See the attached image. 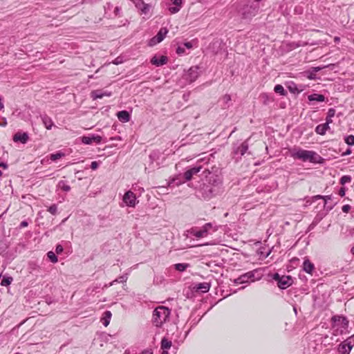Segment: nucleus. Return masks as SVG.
Listing matches in <instances>:
<instances>
[{
	"mask_svg": "<svg viewBox=\"0 0 354 354\" xmlns=\"http://www.w3.org/2000/svg\"><path fill=\"white\" fill-rule=\"evenodd\" d=\"M291 156L294 158L301 160L304 162L310 161L313 163H318L322 159L316 152L304 149H294L291 151Z\"/></svg>",
	"mask_w": 354,
	"mask_h": 354,
	"instance_id": "nucleus-1",
	"label": "nucleus"
},
{
	"mask_svg": "<svg viewBox=\"0 0 354 354\" xmlns=\"http://www.w3.org/2000/svg\"><path fill=\"white\" fill-rule=\"evenodd\" d=\"M170 310L168 308L160 306L157 307L153 313V322L158 326H161L169 318Z\"/></svg>",
	"mask_w": 354,
	"mask_h": 354,
	"instance_id": "nucleus-2",
	"label": "nucleus"
},
{
	"mask_svg": "<svg viewBox=\"0 0 354 354\" xmlns=\"http://www.w3.org/2000/svg\"><path fill=\"white\" fill-rule=\"evenodd\" d=\"M258 272V270H254L252 271H250L246 272L242 275H241L237 279L234 280V283L236 285L242 284L249 282H253L256 280H259L261 278V275L259 274L256 276V274Z\"/></svg>",
	"mask_w": 354,
	"mask_h": 354,
	"instance_id": "nucleus-3",
	"label": "nucleus"
},
{
	"mask_svg": "<svg viewBox=\"0 0 354 354\" xmlns=\"http://www.w3.org/2000/svg\"><path fill=\"white\" fill-rule=\"evenodd\" d=\"M259 6L258 3H252L250 6H245L243 8L241 13L242 19H251L257 15L259 12Z\"/></svg>",
	"mask_w": 354,
	"mask_h": 354,
	"instance_id": "nucleus-4",
	"label": "nucleus"
},
{
	"mask_svg": "<svg viewBox=\"0 0 354 354\" xmlns=\"http://www.w3.org/2000/svg\"><path fill=\"white\" fill-rule=\"evenodd\" d=\"M333 327L336 328L337 330H339L342 333L348 326V321L343 316H334L332 318Z\"/></svg>",
	"mask_w": 354,
	"mask_h": 354,
	"instance_id": "nucleus-5",
	"label": "nucleus"
},
{
	"mask_svg": "<svg viewBox=\"0 0 354 354\" xmlns=\"http://www.w3.org/2000/svg\"><path fill=\"white\" fill-rule=\"evenodd\" d=\"M273 279L277 281L278 286L281 289L287 288L292 283L291 277L285 275L281 277L278 273L274 274Z\"/></svg>",
	"mask_w": 354,
	"mask_h": 354,
	"instance_id": "nucleus-6",
	"label": "nucleus"
},
{
	"mask_svg": "<svg viewBox=\"0 0 354 354\" xmlns=\"http://www.w3.org/2000/svg\"><path fill=\"white\" fill-rule=\"evenodd\" d=\"M123 202L129 207H135L138 203L135 194L131 191L127 192L123 196Z\"/></svg>",
	"mask_w": 354,
	"mask_h": 354,
	"instance_id": "nucleus-7",
	"label": "nucleus"
},
{
	"mask_svg": "<svg viewBox=\"0 0 354 354\" xmlns=\"http://www.w3.org/2000/svg\"><path fill=\"white\" fill-rule=\"evenodd\" d=\"M168 32V30L166 28H162L158 32V34L151 38L149 40V46H154L160 42H161L164 38L165 37L166 35Z\"/></svg>",
	"mask_w": 354,
	"mask_h": 354,
	"instance_id": "nucleus-8",
	"label": "nucleus"
},
{
	"mask_svg": "<svg viewBox=\"0 0 354 354\" xmlns=\"http://www.w3.org/2000/svg\"><path fill=\"white\" fill-rule=\"evenodd\" d=\"M212 227V225L211 223H205L202 229L198 231H196L195 230L192 229L190 232V233L196 236V238H202L205 237L207 235L208 231Z\"/></svg>",
	"mask_w": 354,
	"mask_h": 354,
	"instance_id": "nucleus-9",
	"label": "nucleus"
},
{
	"mask_svg": "<svg viewBox=\"0 0 354 354\" xmlns=\"http://www.w3.org/2000/svg\"><path fill=\"white\" fill-rule=\"evenodd\" d=\"M185 79L189 82H194L198 77V67H191L184 75Z\"/></svg>",
	"mask_w": 354,
	"mask_h": 354,
	"instance_id": "nucleus-10",
	"label": "nucleus"
},
{
	"mask_svg": "<svg viewBox=\"0 0 354 354\" xmlns=\"http://www.w3.org/2000/svg\"><path fill=\"white\" fill-rule=\"evenodd\" d=\"M102 138L97 135H92L91 136L82 137V142L86 145H91L93 142L100 143Z\"/></svg>",
	"mask_w": 354,
	"mask_h": 354,
	"instance_id": "nucleus-11",
	"label": "nucleus"
},
{
	"mask_svg": "<svg viewBox=\"0 0 354 354\" xmlns=\"http://www.w3.org/2000/svg\"><path fill=\"white\" fill-rule=\"evenodd\" d=\"M168 58L165 55L153 56L151 59V63L156 66H161L167 63Z\"/></svg>",
	"mask_w": 354,
	"mask_h": 354,
	"instance_id": "nucleus-12",
	"label": "nucleus"
},
{
	"mask_svg": "<svg viewBox=\"0 0 354 354\" xmlns=\"http://www.w3.org/2000/svg\"><path fill=\"white\" fill-rule=\"evenodd\" d=\"M111 95V92H109V91H103V90H95V91H93L91 93V97H92L93 100H97V99H101L103 97H109Z\"/></svg>",
	"mask_w": 354,
	"mask_h": 354,
	"instance_id": "nucleus-13",
	"label": "nucleus"
},
{
	"mask_svg": "<svg viewBox=\"0 0 354 354\" xmlns=\"http://www.w3.org/2000/svg\"><path fill=\"white\" fill-rule=\"evenodd\" d=\"M28 135L27 133L17 132L13 136V141L15 142H21L26 144L28 140Z\"/></svg>",
	"mask_w": 354,
	"mask_h": 354,
	"instance_id": "nucleus-14",
	"label": "nucleus"
},
{
	"mask_svg": "<svg viewBox=\"0 0 354 354\" xmlns=\"http://www.w3.org/2000/svg\"><path fill=\"white\" fill-rule=\"evenodd\" d=\"M202 167L201 166L198 167H194L193 168H191L190 169L186 171L184 173V178L185 181H189L194 175L197 174L201 170Z\"/></svg>",
	"mask_w": 354,
	"mask_h": 354,
	"instance_id": "nucleus-15",
	"label": "nucleus"
},
{
	"mask_svg": "<svg viewBox=\"0 0 354 354\" xmlns=\"http://www.w3.org/2000/svg\"><path fill=\"white\" fill-rule=\"evenodd\" d=\"M208 183L215 187H220L222 185L223 180L220 175H212L208 179Z\"/></svg>",
	"mask_w": 354,
	"mask_h": 354,
	"instance_id": "nucleus-16",
	"label": "nucleus"
},
{
	"mask_svg": "<svg viewBox=\"0 0 354 354\" xmlns=\"http://www.w3.org/2000/svg\"><path fill=\"white\" fill-rule=\"evenodd\" d=\"M118 120L122 122H127L130 120V115L127 111H121L117 113Z\"/></svg>",
	"mask_w": 354,
	"mask_h": 354,
	"instance_id": "nucleus-17",
	"label": "nucleus"
},
{
	"mask_svg": "<svg viewBox=\"0 0 354 354\" xmlns=\"http://www.w3.org/2000/svg\"><path fill=\"white\" fill-rule=\"evenodd\" d=\"M330 129L329 124L326 122L319 124L315 128V132L319 135H324L327 130Z\"/></svg>",
	"mask_w": 354,
	"mask_h": 354,
	"instance_id": "nucleus-18",
	"label": "nucleus"
},
{
	"mask_svg": "<svg viewBox=\"0 0 354 354\" xmlns=\"http://www.w3.org/2000/svg\"><path fill=\"white\" fill-rule=\"evenodd\" d=\"M314 268V265L308 259H306L304 261L303 263V269L306 272L311 274Z\"/></svg>",
	"mask_w": 354,
	"mask_h": 354,
	"instance_id": "nucleus-19",
	"label": "nucleus"
},
{
	"mask_svg": "<svg viewBox=\"0 0 354 354\" xmlns=\"http://www.w3.org/2000/svg\"><path fill=\"white\" fill-rule=\"evenodd\" d=\"M111 315L112 314L109 310H106L104 313L103 317L101 319V322L104 326H107L109 324Z\"/></svg>",
	"mask_w": 354,
	"mask_h": 354,
	"instance_id": "nucleus-20",
	"label": "nucleus"
},
{
	"mask_svg": "<svg viewBox=\"0 0 354 354\" xmlns=\"http://www.w3.org/2000/svg\"><path fill=\"white\" fill-rule=\"evenodd\" d=\"M248 149V143L247 141L243 142L240 147H239L235 151L236 153H240L241 156H243Z\"/></svg>",
	"mask_w": 354,
	"mask_h": 354,
	"instance_id": "nucleus-21",
	"label": "nucleus"
},
{
	"mask_svg": "<svg viewBox=\"0 0 354 354\" xmlns=\"http://www.w3.org/2000/svg\"><path fill=\"white\" fill-rule=\"evenodd\" d=\"M42 122L47 129H50L53 126V122L50 117L48 115H44L41 117Z\"/></svg>",
	"mask_w": 354,
	"mask_h": 354,
	"instance_id": "nucleus-22",
	"label": "nucleus"
},
{
	"mask_svg": "<svg viewBox=\"0 0 354 354\" xmlns=\"http://www.w3.org/2000/svg\"><path fill=\"white\" fill-rule=\"evenodd\" d=\"M196 288L201 290L202 292H207L209 290L210 284L207 282L199 283L196 285Z\"/></svg>",
	"mask_w": 354,
	"mask_h": 354,
	"instance_id": "nucleus-23",
	"label": "nucleus"
},
{
	"mask_svg": "<svg viewBox=\"0 0 354 354\" xmlns=\"http://www.w3.org/2000/svg\"><path fill=\"white\" fill-rule=\"evenodd\" d=\"M309 101L324 102L325 100L324 95L322 94L313 93L308 96Z\"/></svg>",
	"mask_w": 354,
	"mask_h": 354,
	"instance_id": "nucleus-24",
	"label": "nucleus"
},
{
	"mask_svg": "<svg viewBox=\"0 0 354 354\" xmlns=\"http://www.w3.org/2000/svg\"><path fill=\"white\" fill-rule=\"evenodd\" d=\"M351 350L344 342L340 344L337 348L338 354H349Z\"/></svg>",
	"mask_w": 354,
	"mask_h": 354,
	"instance_id": "nucleus-25",
	"label": "nucleus"
},
{
	"mask_svg": "<svg viewBox=\"0 0 354 354\" xmlns=\"http://www.w3.org/2000/svg\"><path fill=\"white\" fill-rule=\"evenodd\" d=\"M335 114V110L334 109H329L327 113V117L326 118V122L328 124L333 122L332 118L334 117Z\"/></svg>",
	"mask_w": 354,
	"mask_h": 354,
	"instance_id": "nucleus-26",
	"label": "nucleus"
},
{
	"mask_svg": "<svg viewBox=\"0 0 354 354\" xmlns=\"http://www.w3.org/2000/svg\"><path fill=\"white\" fill-rule=\"evenodd\" d=\"M171 346V342L167 338H163L161 341V348L169 349Z\"/></svg>",
	"mask_w": 354,
	"mask_h": 354,
	"instance_id": "nucleus-27",
	"label": "nucleus"
},
{
	"mask_svg": "<svg viewBox=\"0 0 354 354\" xmlns=\"http://www.w3.org/2000/svg\"><path fill=\"white\" fill-rule=\"evenodd\" d=\"M57 186L59 189L64 192H69L71 190V187L64 180L59 181Z\"/></svg>",
	"mask_w": 354,
	"mask_h": 354,
	"instance_id": "nucleus-28",
	"label": "nucleus"
},
{
	"mask_svg": "<svg viewBox=\"0 0 354 354\" xmlns=\"http://www.w3.org/2000/svg\"><path fill=\"white\" fill-rule=\"evenodd\" d=\"M175 269L180 272L185 271L188 267L189 264L187 263H176L174 265Z\"/></svg>",
	"mask_w": 354,
	"mask_h": 354,
	"instance_id": "nucleus-29",
	"label": "nucleus"
},
{
	"mask_svg": "<svg viewBox=\"0 0 354 354\" xmlns=\"http://www.w3.org/2000/svg\"><path fill=\"white\" fill-rule=\"evenodd\" d=\"M344 343L348 347L350 348L351 349H352V348L354 346V334L353 335H351V337H349L346 340H345L344 342Z\"/></svg>",
	"mask_w": 354,
	"mask_h": 354,
	"instance_id": "nucleus-30",
	"label": "nucleus"
},
{
	"mask_svg": "<svg viewBox=\"0 0 354 354\" xmlns=\"http://www.w3.org/2000/svg\"><path fill=\"white\" fill-rule=\"evenodd\" d=\"M274 91L276 93H279L281 95H286V91H285L284 88L283 87V86H281V84L276 85L274 88Z\"/></svg>",
	"mask_w": 354,
	"mask_h": 354,
	"instance_id": "nucleus-31",
	"label": "nucleus"
},
{
	"mask_svg": "<svg viewBox=\"0 0 354 354\" xmlns=\"http://www.w3.org/2000/svg\"><path fill=\"white\" fill-rule=\"evenodd\" d=\"M128 279V277L127 275H122V276H120V277H118V279H116L115 280L113 281L111 283H110V286H113L115 282H118V283H125L127 281Z\"/></svg>",
	"mask_w": 354,
	"mask_h": 354,
	"instance_id": "nucleus-32",
	"label": "nucleus"
},
{
	"mask_svg": "<svg viewBox=\"0 0 354 354\" xmlns=\"http://www.w3.org/2000/svg\"><path fill=\"white\" fill-rule=\"evenodd\" d=\"M47 256H48V258L50 259V261L52 262V263H57V261H58V259L57 257V256L55 255V254L52 252V251H50L47 253Z\"/></svg>",
	"mask_w": 354,
	"mask_h": 354,
	"instance_id": "nucleus-33",
	"label": "nucleus"
},
{
	"mask_svg": "<svg viewBox=\"0 0 354 354\" xmlns=\"http://www.w3.org/2000/svg\"><path fill=\"white\" fill-rule=\"evenodd\" d=\"M216 191L213 188H209L208 190H205L204 197L205 198H210L212 196L216 194Z\"/></svg>",
	"mask_w": 354,
	"mask_h": 354,
	"instance_id": "nucleus-34",
	"label": "nucleus"
},
{
	"mask_svg": "<svg viewBox=\"0 0 354 354\" xmlns=\"http://www.w3.org/2000/svg\"><path fill=\"white\" fill-rule=\"evenodd\" d=\"M12 281V277H4L1 281L0 284L3 286H9Z\"/></svg>",
	"mask_w": 354,
	"mask_h": 354,
	"instance_id": "nucleus-35",
	"label": "nucleus"
},
{
	"mask_svg": "<svg viewBox=\"0 0 354 354\" xmlns=\"http://www.w3.org/2000/svg\"><path fill=\"white\" fill-rule=\"evenodd\" d=\"M64 156V153H63L62 152H57L56 153H53L50 155V160L55 161Z\"/></svg>",
	"mask_w": 354,
	"mask_h": 354,
	"instance_id": "nucleus-36",
	"label": "nucleus"
},
{
	"mask_svg": "<svg viewBox=\"0 0 354 354\" xmlns=\"http://www.w3.org/2000/svg\"><path fill=\"white\" fill-rule=\"evenodd\" d=\"M351 181V177L350 176H343L340 179V183L342 185H345L346 183H349Z\"/></svg>",
	"mask_w": 354,
	"mask_h": 354,
	"instance_id": "nucleus-37",
	"label": "nucleus"
},
{
	"mask_svg": "<svg viewBox=\"0 0 354 354\" xmlns=\"http://www.w3.org/2000/svg\"><path fill=\"white\" fill-rule=\"evenodd\" d=\"M345 142L348 145H354V136L350 135L345 138Z\"/></svg>",
	"mask_w": 354,
	"mask_h": 354,
	"instance_id": "nucleus-38",
	"label": "nucleus"
},
{
	"mask_svg": "<svg viewBox=\"0 0 354 354\" xmlns=\"http://www.w3.org/2000/svg\"><path fill=\"white\" fill-rule=\"evenodd\" d=\"M140 5H142V7L140 8L142 13L147 14L149 11V6L145 3H140Z\"/></svg>",
	"mask_w": 354,
	"mask_h": 354,
	"instance_id": "nucleus-39",
	"label": "nucleus"
},
{
	"mask_svg": "<svg viewBox=\"0 0 354 354\" xmlns=\"http://www.w3.org/2000/svg\"><path fill=\"white\" fill-rule=\"evenodd\" d=\"M48 211L52 214L53 215H55L57 212V205L53 204L51 206H50L48 209Z\"/></svg>",
	"mask_w": 354,
	"mask_h": 354,
	"instance_id": "nucleus-40",
	"label": "nucleus"
},
{
	"mask_svg": "<svg viewBox=\"0 0 354 354\" xmlns=\"http://www.w3.org/2000/svg\"><path fill=\"white\" fill-rule=\"evenodd\" d=\"M180 10V8L176 6L169 8V11L170 12L171 14L177 13Z\"/></svg>",
	"mask_w": 354,
	"mask_h": 354,
	"instance_id": "nucleus-41",
	"label": "nucleus"
},
{
	"mask_svg": "<svg viewBox=\"0 0 354 354\" xmlns=\"http://www.w3.org/2000/svg\"><path fill=\"white\" fill-rule=\"evenodd\" d=\"M176 53L177 54L181 55H183L184 53H185V48L183 46H179L177 48H176Z\"/></svg>",
	"mask_w": 354,
	"mask_h": 354,
	"instance_id": "nucleus-42",
	"label": "nucleus"
},
{
	"mask_svg": "<svg viewBox=\"0 0 354 354\" xmlns=\"http://www.w3.org/2000/svg\"><path fill=\"white\" fill-rule=\"evenodd\" d=\"M316 198H323L325 202H326L328 200H330L332 196L330 195L329 196H320V195H317L315 196Z\"/></svg>",
	"mask_w": 354,
	"mask_h": 354,
	"instance_id": "nucleus-43",
	"label": "nucleus"
},
{
	"mask_svg": "<svg viewBox=\"0 0 354 354\" xmlns=\"http://www.w3.org/2000/svg\"><path fill=\"white\" fill-rule=\"evenodd\" d=\"M315 73L312 71H308L307 72V77L310 80H314L315 79Z\"/></svg>",
	"mask_w": 354,
	"mask_h": 354,
	"instance_id": "nucleus-44",
	"label": "nucleus"
},
{
	"mask_svg": "<svg viewBox=\"0 0 354 354\" xmlns=\"http://www.w3.org/2000/svg\"><path fill=\"white\" fill-rule=\"evenodd\" d=\"M330 66H333V64H330V65L325 66L323 67H314V68H313V71L315 73L319 71L320 70H322V68H324L326 67H330Z\"/></svg>",
	"mask_w": 354,
	"mask_h": 354,
	"instance_id": "nucleus-45",
	"label": "nucleus"
},
{
	"mask_svg": "<svg viewBox=\"0 0 354 354\" xmlns=\"http://www.w3.org/2000/svg\"><path fill=\"white\" fill-rule=\"evenodd\" d=\"M174 6H176L181 8L182 0H171Z\"/></svg>",
	"mask_w": 354,
	"mask_h": 354,
	"instance_id": "nucleus-46",
	"label": "nucleus"
},
{
	"mask_svg": "<svg viewBox=\"0 0 354 354\" xmlns=\"http://www.w3.org/2000/svg\"><path fill=\"white\" fill-rule=\"evenodd\" d=\"M183 46H184V48H187V49H191L193 47L192 42L191 41L184 43Z\"/></svg>",
	"mask_w": 354,
	"mask_h": 354,
	"instance_id": "nucleus-47",
	"label": "nucleus"
},
{
	"mask_svg": "<svg viewBox=\"0 0 354 354\" xmlns=\"http://www.w3.org/2000/svg\"><path fill=\"white\" fill-rule=\"evenodd\" d=\"M223 100L225 103H227L229 102L230 100H231V97L230 95L228 94H225L223 97Z\"/></svg>",
	"mask_w": 354,
	"mask_h": 354,
	"instance_id": "nucleus-48",
	"label": "nucleus"
},
{
	"mask_svg": "<svg viewBox=\"0 0 354 354\" xmlns=\"http://www.w3.org/2000/svg\"><path fill=\"white\" fill-rule=\"evenodd\" d=\"M63 251V248L61 245H57L55 248V252L57 254H60Z\"/></svg>",
	"mask_w": 354,
	"mask_h": 354,
	"instance_id": "nucleus-49",
	"label": "nucleus"
},
{
	"mask_svg": "<svg viewBox=\"0 0 354 354\" xmlns=\"http://www.w3.org/2000/svg\"><path fill=\"white\" fill-rule=\"evenodd\" d=\"M97 167H98V163H97V162H96V161H93V162H91V168L93 170H95Z\"/></svg>",
	"mask_w": 354,
	"mask_h": 354,
	"instance_id": "nucleus-50",
	"label": "nucleus"
},
{
	"mask_svg": "<svg viewBox=\"0 0 354 354\" xmlns=\"http://www.w3.org/2000/svg\"><path fill=\"white\" fill-rule=\"evenodd\" d=\"M351 209V206L349 205H344L342 207V211L345 213H347Z\"/></svg>",
	"mask_w": 354,
	"mask_h": 354,
	"instance_id": "nucleus-51",
	"label": "nucleus"
},
{
	"mask_svg": "<svg viewBox=\"0 0 354 354\" xmlns=\"http://www.w3.org/2000/svg\"><path fill=\"white\" fill-rule=\"evenodd\" d=\"M345 193H346V189H345V188H344V187H342V188L339 189V194L342 197H343V196H345Z\"/></svg>",
	"mask_w": 354,
	"mask_h": 354,
	"instance_id": "nucleus-52",
	"label": "nucleus"
},
{
	"mask_svg": "<svg viewBox=\"0 0 354 354\" xmlns=\"http://www.w3.org/2000/svg\"><path fill=\"white\" fill-rule=\"evenodd\" d=\"M7 125V120L5 118H2V122H0V126L6 127Z\"/></svg>",
	"mask_w": 354,
	"mask_h": 354,
	"instance_id": "nucleus-53",
	"label": "nucleus"
},
{
	"mask_svg": "<svg viewBox=\"0 0 354 354\" xmlns=\"http://www.w3.org/2000/svg\"><path fill=\"white\" fill-rule=\"evenodd\" d=\"M140 3H144L142 0H138V2L136 3V6L140 10V8L142 7V5H140Z\"/></svg>",
	"mask_w": 354,
	"mask_h": 354,
	"instance_id": "nucleus-54",
	"label": "nucleus"
},
{
	"mask_svg": "<svg viewBox=\"0 0 354 354\" xmlns=\"http://www.w3.org/2000/svg\"><path fill=\"white\" fill-rule=\"evenodd\" d=\"M28 225V222L26 221H22L21 223H20V227H27Z\"/></svg>",
	"mask_w": 354,
	"mask_h": 354,
	"instance_id": "nucleus-55",
	"label": "nucleus"
},
{
	"mask_svg": "<svg viewBox=\"0 0 354 354\" xmlns=\"http://www.w3.org/2000/svg\"><path fill=\"white\" fill-rule=\"evenodd\" d=\"M0 167H2L4 169H6L8 168V165L6 163L1 162L0 163Z\"/></svg>",
	"mask_w": 354,
	"mask_h": 354,
	"instance_id": "nucleus-56",
	"label": "nucleus"
},
{
	"mask_svg": "<svg viewBox=\"0 0 354 354\" xmlns=\"http://www.w3.org/2000/svg\"><path fill=\"white\" fill-rule=\"evenodd\" d=\"M3 108H4V105H3V102H2L1 97H0V110H2Z\"/></svg>",
	"mask_w": 354,
	"mask_h": 354,
	"instance_id": "nucleus-57",
	"label": "nucleus"
},
{
	"mask_svg": "<svg viewBox=\"0 0 354 354\" xmlns=\"http://www.w3.org/2000/svg\"><path fill=\"white\" fill-rule=\"evenodd\" d=\"M351 153V149H348L346 152H344L343 153L344 156H346V155H348Z\"/></svg>",
	"mask_w": 354,
	"mask_h": 354,
	"instance_id": "nucleus-58",
	"label": "nucleus"
},
{
	"mask_svg": "<svg viewBox=\"0 0 354 354\" xmlns=\"http://www.w3.org/2000/svg\"><path fill=\"white\" fill-rule=\"evenodd\" d=\"M119 11H120L119 8H118V7H115V10H114V12H115V15H118V12H119Z\"/></svg>",
	"mask_w": 354,
	"mask_h": 354,
	"instance_id": "nucleus-59",
	"label": "nucleus"
},
{
	"mask_svg": "<svg viewBox=\"0 0 354 354\" xmlns=\"http://www.w3.org/2000/svg\"><path fill=\"white\" fill-rule=\"evenodd\" d=\"M140 354H153V353L149 351H143Z\"/></svg>",
	"mask_w": 354,
	"mask_h": 354,
	"instance_id": "nucleus-60",
	"label": "nucleus"
},
{
	"mask_svg": "<svg viewBox=\"0 0 354 354\" xmlns=\"http://www.w3.org/2000/svg\"><path fill=\"white\" fill-rule=\"evenodd\" d=\"M339 41V37H335V41Z\"/></svg>",
	"mask_w": 354,
	"mask_h": 354,
	"instance_id": "nucleus-61",
	"label": "nucleus"
},
{
	"mask_svg": "<svg viewBox=\"0 0 354 354\" xmlns=\"http://www.w3.org/2000/svg\"><path fill=\"white\" fill-rule=\"evenodd\" d=\"M351 252H352L353 254L354 255V248H353L351 249Z\"/></svg>",
	"mask_w": 354,
	"mask_h": 354,
	"instance_id": "nucleus-62",
	"label": "nucleus"
},
{
	"mask_svg": "<svg viewBox=\"0 0 354 354\" xmlns=\"http://www.w3.org/2000/svg\"><path fill=\"white\" fill-rule=\"evenodd\" d=\"M88 78H93V75H88Z\"/></svg>",
	"mask_w": 354,
	"mask_h": 354,
	"instance_id": "nucleus-63",
	"label": "nucleus"
},
{
	"mask_svg": "<svg viewBox=\"0 0 354 354\" xmlns=\"http://www.w3.org/2000/svg\"><path fill=\"white\" fill-rule=\"evenodd\" d=\"M162 354H168L167 351H163Z\"/></svg>",
	"mask_w": 354,
	"mask_h": 354,
	"instance_id": "nucleus-64",
	"label": "nucleus"
}]
</instances>
